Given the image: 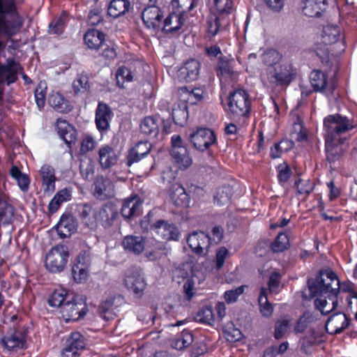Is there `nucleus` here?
<instances>
[{"mask_svg":"<svg viewBox=\"0 0 357 357\" xmlns=\"http://www.w3.org/2000/svg\"><path fill=\"white\" fill-rule=\"evenodd\" d=\"M338 278L329 267L317 271L314 278V316L332 312L338 304Z\"/></svg>","mask_w":357,"mask_h":357,"instance_id":"f257e3e1","label":"nucleus"},{"mask_svg":"<svg viewBox=\"0 0 357 357\" xmlns=\"http://www.w3.org/2000/svg\"><path fill=\"white\" fill-rule=\"evenodd\" d=\"M326 129L325 148L327 160L330 162L338 160L345 151V142L348 139V132L355 125L346 116L340 114L329 115L324 119Z\"/></svg>","mask_w":357,"mask_h":357,"instance_id":"f03ea898","label":"nucleus"},{"mask_svg":"<svg viewBox=\"0 0 357 357\" xmlns=\"http://www.w3.org/2000/svg\"><path fill=\"white\" fill-rule=\"evenodd\" d=\"M227 107L225 109L231 121L243 128L249 124L252 111V100L248 91L243 88L231 91L227 98Z\"/></svg>","mask_w":357,"mask_h":357,"instance_id":"7ed1b4c3","label":"nucleus"},{"mask_svg":"<svg viewBox=\"0 0 357 357\" xmlns=\"http://www.w3.org/2000/svg\"><path fill=\"white\" fill-rule=\"evenodd\" d=\"M24 19L18 13L15 0H0V34L8 38L17 35L23 26Z\"/></svg>","mask_w":357,"mask_h":357,"instance_id":"20e7f679","label":"nucleus"},{"mask_svg":"<svg viewBox=\"0 0 357 357\" xmlns=\"http://www.w3.org/2000/svg\"><path fill=\"white\" fill-rule=\"evenodd\" d=\"M321 43H318L316 47V55L320 59L322 64L328 68H331L336 63V57L329 54L328 46L335 43L340 38V29L337 26H324L319 34Z\"/></svg>","mask_w":357,"mask_h":357,"instance_id":"39448f33","label":"nucleus"},{"mask_svg":"<svg viewBox=\"0 0 357 357\" xmlns=\"http://www.w3.org/2000/svg\"><path fill=\"white\" fill-rule=\"evenodd\" d=\"M314 316V324L319 319L318 317L325 318L327 315ZM349 325V321L344 313L338 312L332 314L328 318L324 319L321 323L317 324V331H314V345L324 342L326 332L329 334H337L341 333Z\"/></svg>","mask_w":357,"mask_h":357,"instance_id":"423d86ee","label":"nucleus"},{"mask_svg":"<svg viewBox=\"0 0 357 357\" xmlns=\"http://www.w3.org/2000/svg\"><path fill=\"white\" fill-rule=\"evenodd\" d=\"M268 86L272 89H286L296 77V70L291 63L278 64L266 72Z\"/></svg>","mask_w":357,"mask_h":357,"instance_id":"0eeeda50","label":"nucleus"},{"mask_svg":"<svg viewBox=\"0 0 357 357\" xmlns=\"http://www.w3.org/2000/svg\"><path fill=\"white\" fill-rule=\"evenodd\" d=\"M292 125L289 133L291 139H282L279 142L280 148L284 152L291 150L294 146V142H307L309 140V130L305 127L304 121L298 114H291Z\"/></svg>","mask_w":357,"mask_h":357,"instance_id":"6e6552de","label":"nucleus"},{"mask_svg":"<svg viewBox=\"0 0 357 357\" xmlns=\"http://www.w3.org/2000/svg\"><path fill=\"white\" fill-rule=\"evenodd\" d=\"M88 305L82 298L73 296L61 306L60 312L65 322L76 321L83 318L88 312Z\"/></svg>","mask_w":357,"mask_h":357,"instance_id":"1a4fd4ad","label":"nucleus"},{"mask_svg":"<svg viewBox=\"0 0 357 357\" xmlns=\"http://www.w3.org/2000/svg\"><path fill=\"white\" fill-rule=\"evenodd\" d=\"M69 257L67 246L59 244L54 246L47 254L45 265L49 272L59 273L63 271Z\"/></svg>","mask_w":357,"mask_h":357,"instance_id":"9d476101","label":"nucleus"},{"mask_svg":"<svg viewBox=\"0 0 357 357\" xmlns=\"http://www.w3.org/2000/svg\"><path fill=\"white\" fill-rule=\"evenodd\" d=\"M190 140L194 148L202 152L210 153V147L218 143L215 132L208 128H197L190 135Z\"/></svg>","mask_w":357,"mask_h":357,"instance_id":"9b49d317","label":"nucleus"},{"mask_svg":"<svg viewBox=\"0 0 357 357\" xmlns=\"http://www.w3.org/2000/svg\"><path fill=\"white\" fill-rule=\"evenodd\" d=\"M149 1V4L143 10L142 18L147 28L158 30L162 26L163 13L160 7L155 5L156 0Z\"/></svg>","mask_w":357,"mask_h":357,"instance_id":"f8f14e48","label":"nucleus"},{"mask_svg":"<svg viewBox=\"0 0 357 357\" xmlns=\"http://www.w3.org/2000/svg\"><path fill=\"white\" fill-rule=\"evenodd\" d=\"M211 241V236L202 231H193L187 238V243L192 252L199 256L206 255Z\"/></svg>","mask_w":357,"mask_h":357,"instance_id":"ddd939ff","label":"nucleus"},{"mask_svg":"<svg viewBox=\"0 0 357 357\" xmlns=\"http://www.w3.org/2000/svg\"><path fill=\"white\" fill-rule=\"evenodd\" d=\"M150 230L166 241H178L180 237V231L177 226L168 220H158L150 225Z\"/></svg>","mask_w":357,"mask_h":357,"instance_id":"4468645a","label":"nucleus"},{"mask_svg":"<svg viewBox=\"0 0 357 357\" xmlns=\"http://www.w3.org/2000/svg\"><path fill=\"white\" fill-rule=\"evenodd\" d=\"M0 344L8 351L26 348V333L24 330L11 329L0 340Z\"/></svg>","mask_w":357,"mask_h":357,"instance_id":"2eb2a0df","label":"nucleus"},{"mask_svg":"<svg viewBox=\"0 0 357 357\" xmlns=\"http://www.w3.org/2000/svg\"><path fill=\"white\" fill-rule=\"evenodd\" d=\"M234 64L233 59H229L226 56L219 58L215 69L220 82L229 83L237 79L238 75L234 70Z\"/></svg>","mask_w":357,"mask_h":357,"instance_id":"dca6fc26","label":"nucleus"},{"mask_svg":"<svg viewBox=\"0 0 357 357\" xmlns=\"http://www.w3.org/2000/svg\"><path fill=\"white\" fill-rule=\"evenodd\" d=\"M125 287L133 293L135 296L140 298L144 294L146 282L139 272L133 270H127L123 279Z\"/></svg>","mask_w":357,"mask_h":357,"instance_id":"f3484780","label":"nucleus"},{"mask_svg":"<svg viewBox=\"0 0 357 357\" xmlns=\"http://www.w3.org/2000/svg\"><path fill=\"white\" fill-rule=\"evenodd\" d=\"M89 257L86 252H81L72 266L71 274L74 281L77 283L85 282L89 277Z\"/></svg>","mask_w":357,"mask_h":357,"instance_id":"a211bd4d","label":"nucleus"},{"mask_svg":"<svg viewBox=\"0 0 357 357\" xmlns=\"http://www.w3.org/2000/svg\"><path fill=\"white\" fill-rule=\"evenodd\" d=\"M93 195L98 199L105 200L115 196L114 186L110 180L98 176L93 183Z\"/></svg>","mask_w":357,"mask_h":357,"instance_id":"6ab92c4d","label":"nucleus"},{"mask_svg":"<svg viewBox=\"0 0 357 357\" xmlns=\"http://www.w3.org/2000/svg\"><path fill=\"white\" fill-rule=\"evenodd\" d=\"M119 215L116 205L112 202L103 204L97 212L98 221L104 228L110 227Z\"/></svg>","mask_w":357,"mask_h":357,"instance_id":"aec40b11","label":"nucleus"},{"mask_svg":"<svg viewBox=\"0 0 357 357\" xmlns=\"http://www.w3.org/2000/svg\"><path fill=\"white\" fill-rule=\"evenodd\" d=\"M142 199L136 194L126 199L122 204L121 213L125 219L139 216L142 213Z\"/></svg>","mask_w":357,"mask_h":357,"instance_id":"412c9836","label":"nucleus"},{"mask_svg":"<svg viewBox=\"0 0 357 357\" xmlns=\"http://www.w3.org/2000/svg\"><path fill=\"white\" fill-rule=\"evenodd\" d=\"M17 66L20 64L14 59H8L6 64L0 61V84L9 86L17 80Z\"/></svg>","mask_w":357,"mask_h":357,"instance_id":"4be33fe9","label":"nucleus"},{"mask_svg":"<svg viewBox=\"0 0 357 357\" xmlns=\"http://www.w3.org/2000/svg\"><path fill=\"white\" fill-rule=\"evenodd\" d=\"M114 116L111 107L106 103L100 102L96 110V125L100 132L107 130L109 127V122Z\"/></svg>","mask_w":357,"mask_h":357,"instance_id":"5701e85b","label":"nucleus"},{"mask_svg":"<svg viewBox=\"0 0 357 357\" xmlns=\"http://www.w3.org/2000/svg\"><path fill=\"white\" fill-rule=\"evenodd\" d=\"M56 130L60 138L69 146L75 144L77 131L66 120L58 119L56 121Z\"/></svg>","mask_w":357,"mask_h":357,"instance_id":"b1692460","label":"nucleus"},{"mask_svg":"<svg viewBox=\"0 0 357 357\" xmlns=\"http://www.w3.org/2000/svg\"><path fill=\"white\" fill-rule=\"evenodd\" d=\"M77 211L82 222L87 227L95 229L97 227V212L93 208L91 204L88 203L79 204Z\"/></svg>","mask_w":357,"mask_h":357,"instance_id":"393cba45","label":"nucleus"},{"mask_svg":"<svg viewBox=\"0 0 357 357\" xmlns=\"http://www.w3.org/2000/svg\"><path fill=\"white\" fill-rule=\"evenodd\" d=\"M169 195L173 204L178 207H188L190 202L188 194L183 185L178 183H172L169 189Z\"/></svg>","mask_w":357,"mask_h":357,"instance_id":"a878e982","label":"nucleus"},{"mask_svg":"<svg viewBox=\"0 0 357 357\" xmlns=\"http://www.w3.org/2000/svg\"><path fill=\"white\" fill-rule=\"evenodd\" d=\"M199 0H172V10L187 20L197 13Z\"/></svg>","mask_w":357,"mask_h":357,"instance_id":"bb28decb","label":"nucleus"},{"mask_svg":"<svg viewBox=\"0 0 357 357\" xmlns=\"http://www.w3.org/2000/svg\"><path fill=\"white\" fill-rule=\"evenodd\" d=\"M200 63L195 59L185 61L179 69L180 77L186 82L197 79L199 75Z\"/></svg>","mask_w":357,"mask_h":357,"instance_id":"cd10ccee","label":"nucleus"},{"mask_svg":"<svg viewBox=\"0 0 357 357\" xmlns=\"http://www.w3.org/2000/svg\"><path fill=\"white\" fill-rule=\"evenodd\" d=\"M39 174L44 192H54L56 189V181L54 169L50 165H43L39 170Z\"/></svg>","mask_w":357,"mask_h":357,"instance_id":"c85d7f7f","label":"nucleus"},{"mask_svg":"<svg viewBox=\"0 0 357 357\" xmlns=\"http://www.w3.org/2000/svg\"><path fill=\"white\" fill-rule=\"evenodd\" d=\"M77 223L70 213H63L56 225L58 234L63 238L70 236L77 230Z\"/></svg>","mask_w":357,"mask_h":357,"instance_id":"c756f323","label":"nucleus"},{"mask_svg":"<svg viewBox=\"0 0 357 357\" xmlns=\"http://www.w3.org/2000/svg\"><path fill=\"white\" fill-rule=\"evenodd\" d=\"M186 20L184 17L178 15L172 10L165 20L162 19L161 29L167 33H176L179 31Z\"/></svg>","mask_w":357,"mask_h":357,"instance_id":"7c9ffc66","label":"nucleus"},{"mask_svg":"<svg viewBox=\"0 0 357 357\" xmlns=\"http://www.w3.org/2000/svg\"><path fill=\"white\" fill-rule=\"evenodd\" d=\"M170 154L180 169H186L192 165V160L185 144L171 148Z\"/></svg>","mask_w":357,"mask_h":357,"instance_id":"2f4dec72","label":"nucleus"},{"mask_svg":"<svg viewBox=\"0 0 357 357\" xmlns=\"http://www.w3.org/2000/svg\"><path fill=\"white\" fill-rule=\"evenodd\" d=\"M48 104L56 112L66 114L70 112L73 107L70 101L58 92H53L48 97Z\"/></svg>","mask_w":357,"mask_h":357,"instance_id":"473e14b6","label":"nucleus"},{"mask_svg":"<svg viewBox=\"0 0 357 357\" xmlns=\"http://www.w3.org/2000/svg\"><path fill=\"white\" fill-rule=\"evenodd\" d=\"M122 245L125 250L135 255L141 254L145 248L144 239L141 236L128 235L122 241Z\"/></svg>","mask_w":357,"mask_h":357,"instance_id":"72a5a7b5","label":"nucleus"},{"mask_svg":"<svg viewBox=\"0 0 357 357\" xmlns=\"http://www.w3.org/2000/svg\"><path fill=\"white\" fill-rule=\"evenodd\" d=\"M161 119L158 116H146L140 123L142 133L151 137H155L159 133V127Z\"/></svg>","mask_w":357,"mask_h":357,"instance_id":"f704fd0d","label":"nucleus"},{"mask_svg":"<svg viewBox=\"0 0 357 357\" xmlns=\"http://www.w3.org/2000/svg\"><path fill=\"white\" fill-rule=\"evenodd\" d=\"M99 162L103 169H108L114 166L117 162V155L114 149L109 146H102L98 151Z\"/></svg>","mask_w":357,"mask_h":357,"instance_id":"c9c22d12","label":"nucleus"},{"mask_svg":"<svg viewBox=\"0 0 357 357\" xmlns=\"http://www.w3.org/2000/svg\"><path fill=\"white\" fill-rule=\"evenodd\" d=\"M167 255V248L165 243L162 241L153 239L151 245H146V257L151 261L160 259Z\"/></svg>","mask_w":357,"mask_h":357,"instance_id":"e433bc0d","label":"nucleus"},{"mask_svg":"<svg viewBox=\"0 0 357 357\" xmlns=\"http://www.w3.org/2000/svg\"><path fill=\"white\" fill-rule=\"evenodd\" d=\"M131 7L130 0H111L107 8V14L117 18L127 13Z\"/></svg>","mask_w":357,"mask_h":357,"instance_id":"4c0bfd02","label":"nucleus"},{"mask_svg":"<svg viewBox=\"0 0 357 357\" xmlns=\"http://www.w3.org/2000/svg\"><path fill=\"white\" fill-rule=\"evenodd\" d=\"M338 293L340 291L349 293L348 305L351 310L354 311L355 319L357 320V292L355 291L354 284L350 281L340 282L338 280Z\"/></svg>","mask_w":357,"mask_h":357,"instance_id":"58836bf2","label":"nucleus"},{"mask_svg":"<svg viewBox=\"0 0 357 357\" xmlns=\"http://www.w3.org/2000/svg\"><path fill=\"white\" fill-rule=\"evenodd\" d=\"M69 21L68 13L63 10L59 17H55L49 24L48 33L50 34L60 35L64 32V30Z\"/></svg>","mask_w":357,"mask_h":357,"instance_id":"ea45409f","label":"nucleus"},{"mask_svg":"<svg viewBox=\"0 0 357 357\" xmlns=\"http://www.w3.org/2000/svg\"><path fill=\"white\" fill-rule=\"evenodd\" d=\"M84 40L89 48L98 50L105 41V34L97 29H89L84 34Z\"/></svg>","mask_w":357,"mask_h":357,"instance_id":"a19ab883","label":"nucleus"},{"mask_svg":"<svg viewBox=\"0 0 357 357\" xmlns=\"http://www.w3.org/2000/svg\"><path fill=\"white\" fill-rule=\"evenodd\" d=\"M234 195V190L230 185H222L218 187L213 195L214 203L219 206L228 204Z\"/></svg>","mask_w":357,"mask_h":357,"instance_id":"79ce46f5","label":"nucleus"},{"mask_svg":"<svg viewBox=\"0 0 357 357\" xmlns=\"http://www.w3.org/2000/svg\"><path fill=\"white\" fill-rule=\"evenodd\" d=\"M10 175L16 181L21 191L24 192L28 191L31 182L28 174L22 173L17 166L13 165L10 169Z\"/></svg>","mask_w":357,"mask_h":357,"instance_id":"37998d69","label":"nucleus"},{"mask_svg":"<svg viewBox=\"0 0 357 357\" xmlns=\"http://www.w3.org/2000/svg\"><path fill=\"white\" fill-rule=\"evenodd\" d=\"M64 344L72 347L76 351L83 352L86 347L87 342L84 335L80 332L75 331L69 334Z\"/></svg>","mask_w":357,"mask_h":357,"instance_id":"c03bdc74","label":"nucleus"},{"mask_svg":"<svg viewBox=\"0 0 357 357\" xmlns=\"http://www.w3.org/2000/svg\"><path fill=\"white\" fill-rule=\"evenodd\" d=\"M172 119L175 124L184 126L188 119V105L185 102L179 104L172 109Z\"/></svg>","mask_w":357,"mask_h":357,"instance_id":"a18cd8bd","label":"nucleus"},{"mask_svg":"<svg viewBox=\"0 0 357 357\" xmlns=\"http://www.w3.org/2000/svg\"><path fill=\"white\" fill-rule=\"evenodd\" d=\"M258 303L259 311L263 317H269L273 314V306L268 301L267 289L265 287L261 288Z\"/></svg>","mask_w":357,"mask_h":357,"instance_id":"49530a36","label":"nucleus"},{"mask_svg":"<svg viewBox=\"0 0 357 357\" xmlns=\"http://www.w3.org/2000/svg\"><path fill=\"white\" fill-rule=\"evenodd\" d=\"M75 94L84 93L90 89L89 77L85 73L77 74L72 84Z\"/></svg>","mask_w":357,"mask_h":357,"instance_id":"de8ad7c7","label":"nucleus"},{"mask_svg":"<svg viewBox=\"0 0 357 357\" xmlns=\"http://www.w3.org/2000/svg\"><path fill=\"white\" fill-rule=\"evenodd\" d=\"M13 216V206L0 193V225L8 224Z\"/></svg>","mask_w":357,"mask_h":357,"instance_id":"09e8293b","label":"nucleus"},{"mask_svg":"<svg viewBox=\"0 0 357 357\" xmlns=\"http://www.w3.org/2000/svg\"><path fill=\"white\" fill-rule=\"evenodd\" d=\"M69 298L68 292L64 289H56L50 296L47 303L51 307H60Z\"/></svg>","mask_w":357,"mask_h":357,"instance_id":"8fccbe9b","label":"nucleus"},{"mask_svg":"<svg viewBox=\"0 0 357 357\" xmlns=\"http://www.w3.org/2000/svg\"><path fill=\"white\" fill-rule=\"evenodd\" d=\"M261 57L264 64L272 68L278 66L282 60V55L278 50L269 48L263 53Z\"/></svg>","mask_w":357,"mask_h":357,"instance_id":"3c124183","label":"nucleus"},{"mask_svg":"<svg viewBox=\"0 0 357 357\" xmlns=\"http://www.w3.org/2000/svg\"><path fill=\"white\" fill-rule=\"evenodd\" d=\"M289 247V240L287 234L280 232L275 237L270 245L271 250L274 253L281 252L287 250Z\"/></svg>","mask_w":357,"mask_h":357,"instance_id":"603ef678","label":"nucleus"},{"mask_svg":"<svg viewBox=\"0 0 357 357\" xmlns=\"http://www.w3.org/2000/svg\"><path fill=\"white\" fill-rule=\"evenodd\" d=\"M178 91L181 96H184L182 101L186 103L190 102L191 104H195L203 98L202 94L200 93V89H199L190 91L188 87L183 86L179 89Z\"/></svg>","mask_w":357,"mask_h":357,"instance_id":"864d4df0","label":"nucleus"},{"mask_svg":"<svg viewBox=\"0 0 357 357\" xmlns=\"http://www.w3.org/2000/svg\"><path fill=\"white\" fill-rule=\"evenodd\" d=\"M194 340L193 335L188 330L184 329L176 338L173 347L178 350H181L189 347Z\"/></svg>","mask_w":357,"mask_h":357,"instance_id":"5fc2aeb1","label":"nucleus"},{"mask_svg":"<svg viewBox=\"0 0 357 357\" xmlns=\"http://www.w3.org/2000/svg\"><path fill=\"white\" fill-rule=\"evenodd\" d=\"M196 319L200 323L212 325V323L215 320V315L212 306L206 305L201 307L196 314Z\"/></svg>","mask_w":357,"mask_h":357,"instance_id":"6e6d98bb","label":"nucleus"},{"mask_svg":"<svg viewBox=\"0 0 357 357\" xmlns=\"http://www.w3.org/2000/svg\"><path fill=\"white\" fill-rule=\"evenodd\" d=\"M277 178L280 185H284L290 178L292 171L289 165L284 162L276 167Z\"/></svg>","mask_w":357,"mask_h":357,"instance_id":"4d7b16f0","label":"nucleus"},{"mask_svg":"<svg viewBox=\"0 0 357 357\" xmlns=\"http://www.w3.org/2000/svg\"><path fill=\"white\" fill-rule=\"evenodd\" d=\"M328 78L326 72L321 70L314 71V91L322 92L326 89Z\"/></svg>","mask_w":357,"mask_h":357,"instance_id":"13d9d810","label":"nucleus"},{"mask_svg":"<svg viewBox=\"0 0 357 357\" xmlns=\"http://www.w3.org/2000/svg\"><path fill=\"white\" fill-rule=\"evenodd\" d=\"M114 306V299L110 298L102 301L99 305V313L105 320H109L113 318L112 312Z\"/></svg>","mask_w":357,"mask_h":357,"instance_id":"bf43d9fd","label":"nucleus"},{"mask_svg":"<svg viewBox=\"0 0 357 357\" xmlns=\"http://www.w3.org/2000/svg\"><path fill=\"white\" fill-rule=\"evenodd\" d=\"M312 321V313L310 311L304 312L294 327L295 333H303Z\"/></svg>","mask_w":357,"mask_h":357,"instance_id":"052dcab7","label":"nucleus"},{"mask_svg":"<svg viewBox=\"0 0 357 357\" xmlns=\"http://www.w3.org/2000/svg\"><path fill=\"white\" fill-rule=\"evenodd\" d=\"M116 77L118 86L123 88L125 82L132 80V71L125 66H120L116 70Z\"/></svg>","mask_w":357,"mask_h":357,"instance_id":"680f3d73","label":"nucleus"},{"mask_svg":"<svg viewBox=\"0 0 357 357\" xmlns=\"http://www.w3.org/2000/svg\"><path fill=\"white\" fill-rule=\"evenodd\" d=\"M220 28V21L218 16L213 15L207 18L206 31L209 36H215Z\"/></svg>","mask_w":357,"mask_h":357,"instance_id":"e2e57ef3","label":"nucleus"},{"mask_svg":"<svg viewBox=\"0 0 357 357\" xmlns=\"http://www.w3.org/2000/svg\"><path fill=\"white\" fill-rule=\"evenodd\" d=\"M302 305L303 307H310L312 299V278H307V287L301 291Z\"/></svg>","mask_w":357,"mask_h":357,"instance_id":"0e129e2a","label":"nucleus"},{"mask_svg":"<svg viewBox=\"0 0 357 357\" xmlns=\"http://www.w3.org/2000/svg\"><path fill=\"white\" fill-rule=\"evenodd\" d=\"M295 184L296 185L297 194L303 195V197L301 198L303 199L312 191V184L309 181L299 179L298 182H295Z\"/></svg>","mask_w":357,"mask_h":357,"instance_id":"69168bd1","label":"nucleus"},{"mask_svg":"<svg viewBox=\"0 0 357 357\" xmlns=\"http://www.w3.org/2000/svg\"><path fill=\"white\" fill-rule=\"evenodd\" d=\"M245 286L241 285L236 289L227 290L225 292L224 297L227 303H231L237 301L238 298L243 294Z\"/></svg>","mask_w":357,"mask_h":357,"instance_id":"338daca9","label":"nucleus"},{"mask_svg":"<svg viewBox=\"0 0 357 357\" xmlns=\"http://www.w3.org/2000/svg\"><path fill=\"white\" fill-rule=\"evenodd\" d=\"M229 254L228 249L224 246H222L217 250L215 257V264L217 270H220L222 268L225 259Z\"/></svg>","mask_w":357,"mask_h":357,"instance_id":"774afa93","label":"nucleus"}]
</instances>
